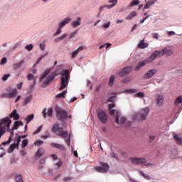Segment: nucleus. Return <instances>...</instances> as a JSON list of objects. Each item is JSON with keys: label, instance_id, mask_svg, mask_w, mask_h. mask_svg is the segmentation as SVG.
I'll return each instance as SVG.
<instances>
[{"label": "nucleus", "instance_id": "obj_1", "mask_svg": "<svg viewBox=\"0 0 182 182\" xmlns=\"http://www.w3.org/2000/svg\"><path fill=\"white\" fill-rule=\"evenodd\" d=\"M55 73H50V69L45 70L41 75L40 81L43 83V87H47L49 84L55 79Z\"/></svg>", "mask_w": 182, "mask_h": 182}, {"label": "nucleus", "instance_id": "obj_2", "mask_svg": "<svg viewBox=\"0 0 182 182\" xmlns=\"http://www.w3.org/2000/svg\"><path fill=\"white\" fill-rule=\"evenodd\" d=\"M61 75V83L59 90H63L65 87H68V85H69V70H63L60 72Z\"/></svg>", "mask_w": 182, "mask_h": 182}, {"label": "nucleus", "instance_id": "obj_3", "mask_svg": "<svg viewBox=\"0 0 182 182\" xmlns=\"http://www.w3.org/2000/svg\"><path fill=\"white\" fill-rule=\"evenodd\" d=\"M12 123V121L11 120V118L9 117H4L0 120V133H5V132H11V129H9V126H11V124Z\"/></svg>", "mask_w": 182, "mask_h": 182}, {"label": "nucleus", "instance_id": "obj_4", "mask_svg": "<svg viewBox=\"0 0 182 182\" xmlns=\"http://www.w3.org/2000/svg\"><path fill=\"white\" fill-rule=\"evenodd\" d=\"M51 131L53 133H56L58 136L63 137V139H68V137H69V132L63 131V128L59 127V124H54L52 127Z\"/></svg>", "mask_w": 182, "mask_h": 182}, {"label": "nucleus", "instance_id": "obj_5", "mask_svg": "<svg viewBox=\"0 0 182 182\" xmlns=\"http://www.w3.org/2000/svg\"><path fill=\"white\" fill-rule=\"evenodd\" d=\"M150 112V108L148 107H145L142 108L141 110V113L139 114V117L137 115V113H134L133 114V119L134 120H146L147 116H149V112Z\"/></svg>", "mask_w": 182, "mask_h": 182}, {"label": "nucleus", "instance_id": "obj_6", "mask_svg": "<svg viewBox=\"0 0 182 182\" xmlns=\"http://www.w3.org/2000/svg\"><path fill=\"white\" fill-rule=\"evenodd\" d=\"M161 55L166 56V58H170L174 55V47L173 46L168 45L165 46L162 50H159Z\"/></svg>", "mask_w": 182, "mask_h": 182}, {"label": "nucleus", "instance_id": "obj_7", "mask_svg": "<svg viewBox=\"0 0 182 182\" xmlns=\"http://www.w3.org/2000/svg\"><path fill=\"white\" fill-rule=\"evenodd\" d=\"M116 105L114 103L109 105V114H111V116L114 115L115 123H119V118L120 117L121 113L119 111L112 109L113 107H114Z\"/></svg>", "mask_w": 182, "mask_h": 182}, {"label": "nucleus", "instance_id": "obj_8", "mask_svg": "<svg viewBox=\"0 0 182 182\" xmlns=\"http://www.w3.org/2000/svg\"><path fill=\"white\" fill-rule=\"evenodd\" d=\"M16 95H18V90H16V89H10L8 92L2 93L1 97L5 99H14Z\"/></svg>", "mask_w": 182, "mask_h": 182}, {"label": "nucleus", "instance_id": "obj_9", "mask_svg": "<svg viewBox=\"0 0 182 182\" xmlns=\"http://www.w3.org/2000/svg\"><path fill=\"white\" fill-rule=\"evenodd\" d=\"M157 58H162L161 53H160V50L154 51L147 59L146 63H151L154 60H156Z\"/></svg>", "mask_w": 182, "mask_h": 182}, {"label": "nucleus", "instance_id": "obj_10", "mask_svg": "<svg viewBox=\"0 0 182 182\" xmlns=\"http://www.w3.org/2000/svg\"><path fill=\"white\" fill-rule=\"evenodd\" d=\"M68 117V112L63 109L57 110V118L58 120H66Z\"/></svg>", "mask_w": 182, "mask_h": 182}, {"label": "nucleus", "instance_id": "obj_11", "mask_svg": "<svg viewBox=\"0 0 182 182\" xmlns=\"http://www.w3.org/2000/svg\"><path fill=\"white\" fill-rule=\"evenodd\" d=\"M97 116L99 120L102 123H106V122H107V115L106 114V112H105V111L99 110L97 112Z\"/></svg>", "mask_w": 182, "mask_h": 182}, {"label": "nucleus", "instance_id": "obj_12", "mask_svg": "<svg viewBox=\"0 0 182 182\" xmlns=\"http://www.w3.org/2000/svg\"><path fill=\"white\" fill-rule=\"evenodd\" d=\"M131 162L133 164H144L146 163L147 160H146V159L144 158H135V157H132L130 159Z\"/></svg>", "mask_w": 182, "mask_h": 182}, {"label": "nucleus", "instance_id": "obj_13", "mask_svg": "<svg viewBox=\"0 0 182 182\" xmlns=\"http://www.w3.org/2000/svg\"><path fill=\"white\" fill-rule=\"evenodd\" d=\"M101 166H102V167H95V170L97 171L98 173H107V170H109V165L105 163H101Z\"/></svg>", "mask_w": 182, "mask_h": 182}, {"label": "nucleus", "instance_id": "obj_14", "mask_svg": "<svg viewBox=\"0 0 182 182\" xmlns=\"http://www.w3.org/2000/svg\"><path fill=\"white\" fill-rule=\"evenodd\" d=\"M21 143V139H15V143L12 144L10 145L9 149H8V153H12L15 149H18L19 147V144Z\"/></svg>", "mask_w": 182, "mask_h": 182}, {"label": "nucleus", "instance_id": "obj_15", "mask_svg": "<svg viewBox=\"0 0 182 182\" xmlns=\"http://www.w3.org/2000/svg\"><path fill=\"white\" fill-rule=\"evenodd\" d=\"M156 73H157V69L149 70L144 75V78L146 80L151 79Z\"/></svg>", "mask_w": 182, "mask_h": 182}, {"label": "nucleus", "instance_id": "obj_16", "mask_svg": "<svg viewBox=\"0 0 182 182\" xmlns=\"http://www.w3.org/2000/svg\"><path fill=\"white\" fill-rule=\"evenodd\" d=\"M156 103H157L158 107H162L163 105H164V95L161 94H157Z\"/></svg>", "mask_w": 182, "mask_h": 182}, {"label": "nucleus", "instance_id": "obj_17", "mask_svg": "<svg viewBox=\"0 0 182 182\" xmlns=\"http://www.w3.org/2000/svg\"><path fill=\"white\" fill-rule=\"evenodd\" d=\"M132 72V66H128L127 68H124L120 73L119 76L120 77H123L124 76H127L129 73Z\"/></svg>", "mask_w": 182, "mask_h": 182}, {"label": "nucleus", "instance_id": "obj_18", "mask_svg": "<svg viewBox=\"0 0 182 182\" xmlns=\"http://www.w3.org/2000/svg\"><path fill=\"white\" fill-rule=\"evenodd\" d=\"M19 126H23V123L21 121L14 122L12 129L10 131L11 136H14V130H18V127H19Z\"/></svg>", "mask_w": 182, "mask_h": 182}, {"label": "nucleus", "instance_id": "obj_19", "mask_svg": "<svg viewBox=\"0 0 182 182\" xmlns=\"http://www.w3.org/2000/svg\"><path fill=\"white\" fill-rule=\"evenodd\" d=\"M71 21H72V18H65L63 21H62L58 23V28H60L61 29H63L65 25H68V23H70Z\"/></svg>", "mask_w": 182, "mask_h": 182}, {"label": "nucleus", "instance_id": "obj_20", "mask_svg": "<svg viewBox=\"0 0 182 182\" xmlns=\"http://www.w3.org/2000/svg\"><path fill=\"white\" fill-rule=\"evenodd\" d=\"M146 65H147V60L141 61L136 64V65L134 68V70L136 72H137V70H140L141 69V68H143L144 66H146Z\"/></svg>", "mask_w": 182, "mask_h": 182}, {"label": "nucleus", "instance_id": "obj_21", "mask_svg": "<svg viewBox=\"0 0 182 182\" xmlns=\"http://www.w3.org/2000/svg\"><path fill=\"white\" fill-rule=\"evenodd\" d=\"M9 117H11L12 119H14V120H19L21 116H19L18 110L14 109L9 114Z\"/></svg>", "mask_w": 182, "mask_h": 182}, {"label": "nucleus", "instance_id": "obj_22", "mask_svg": "<svg viewBox=\"0 0 182 182\" xmlns=\"http://www.w3.org/2000/svg\"><path fill=\"white\" fill-rule=\"evenodd\" d=\"M83 49H85V47H83V46L78 47L75 50H74L71 53L72 58H76V56H77V55H79V52L83 50Z\"/></svg>", "mask_w": 182, "mask_h": 182}, {"label": "nucleus", "instance_id": "obj_23", "mask_svg": "<svg viewBox=\"0 0 182 182\" xmlns=\"http://www.w3.org/2000/svg\"><path fill=\"white\" fill-rule=\"evenodd\" d=\"M137 47L139 49H146V48L149 47V43H144V40H141L137 45Z\"/></svg>", "mask_w": 182, "mask_h": 182}, {"label": "nucleus", "instance_id": "obj_24", "mask_svg": "<svg viewBox=\"0 0 182 182\" xmlns=\"http://www.w3.org/2000/svg\"><path fill=\"white\" fill-rule=\"evenodd\" d=\"M23 63H25V60H21L18 63H14L13 69H14V70H18V69H20V68L22 67V65H23Z\"/></svg>", "mask_w": 182, "mask_h": 182}, {"label": "nucleus", "instance_id": "obj_25", "mask_svg": "<svg viewBox=\"0 0 182 182\" xmlns=\"http://www.w3.org/2000/svg\"><path fill=\"white\" fill-rule=\"evenodd\" d=\"M82 23V18H77V20L73 21L72 26L73 28H77V26H80Z\"/></svg>", "mask_w": 182, "mask_h": 182}, {"label": "nucleus", "instance_id": "obj_26", "mask_svg": "<svg viewBox=\"0 0 182 182\" xmlns=\"http://www.w3.org/2000/svg\"><path fill=\"white\" fill-rule=\"evenodd\" d=\"M135 16H137V13L134 11H131L128 16L125 17V19L127 21H131V19H133Z\"/></svg>", "mask_w": 182, "mask_h": 182}, {"label": "nucleus", "instance_id": "obj_27", "mask_svg": "<svg viewBox=\"0 0 182 182\" xmlns=\"http://www.w3.org/2000/svg\"><path fill=\"white\" fill-rule=\"evenodd\" d=\"M50 147H53V149H58L59 150H65V146H63V145H60L59 144L50 143Z\"/></svg>", "mask_w": 182, "mask_h": 182}, {"label": "nucleus", "instance_id": "obj_28", "mask_svg": "<svg viewBox=\"0 0 182 182\" xmlns=\"http://www.w3.org/2000/svg\"><path fill=\"white\" fill-rule=\"evenodd\" d=\"M139 173L141 174V176L144 177V178L148 180V181H151V180H154L153 178L149 176V174L144 173L143 171H139Z\"/></svg>", "mask_w": 182, "mask_h": 182}, {"label": "nucleus", "instance_id": "obj_29", "mask_svg": "<svg viewBox=\"0 0 182 182\" xmlns=\"http://www.w3.org/2000/svg\"><path fill=\"white\" fill-rule=\"evenodd\" d=\"M137 92H139V90L134 88L124 90V93H126V95H133L134 93H137Z\"/></svg>", "mask_w": 182, "mask_h": 182}, {"label": "nucleus", "instance_id": "obj_30", "mask_svg": "<svg viewBox=\"0 0 182 182\" xmlns=\"http://www.w3.org/2000/svg\"><path fill=\"white\" fill-rule=\"evenodd\" d=\"M173 139L176 141L177 144L182 146V136H179L178 134H175L173 135Z\"/></svg>", "mask_w": 182, "mask_h": 182}, {"label": "nucleus", "instance_id": "obj_31", "mask_svg": "<svg viewBox=\"0 0 182 182\" xmlns=\"http://www.w3.org/2000/svg\"><path fill=\"white\" fill-rule=\"evenodd\" d=\"M117 2L118 0H109V3L112 4L107 5V9H112V8H114V6L117 5Z\"/></svg>", "mask_w": 182, "mask_h": 182}, {"label": "nucleus", "instance_id": "obj_32", "mask_svg": "<svg viewBox=\"0 0 182 182\" xmlns=\"http://www.w3.org/2000/svg\"><path fill=\"white\" fill-rule=\"evenodd\" d=\"M65 38H68V33H65L63 35H61L59 37H57L55 40L54 42H60V41H63V39H65Z\"/></svg>", "mask_w": 182, "mask_h": 182}, {"label": "nucleus", "instance_id": "obj_33", "mask_svg": "<svg viewBox=\"0 0 182 182\" xmlns=\"http://www.w3.org/2000/svg\"><path fill=\"white\" fill-rule=\"evenodd\" d=\"M66 93H68V90H65L63 92L56 95L55 97V99H65V95H66Z\"/></svg>", "mask_w": 182, "mask_h": 182}, {"label": "nucleus", "instance_id": "obj_34", "mask_svg": "<svg viewBox=\"0 0 182 182\" xmlns=\"http://www.w3.org/2000/svg\"><path fill=\"white\" fill-rule=\"evenodd\" d=\"M45 56H48V53H46L44 55L38 58L36 63L34 64V68H36V65H39V63H41L42 59H43V58H45Z\"/></svg>", "mask_w": 182, "mask_h": 182}, {"label": "nucleus", "instance_id": "obj_35", "mask_svg": "<svg viewBox=\"0 0 182 182\" xmlns=\"http://www.w3.org/2000/svg\"><path fill=\"white\" fill-rule=\"evenodd\" d=\"M182 103V95L178 97L175 102H174V105L175 106H178V105L181 104Z\"/></svg>", "mask_w": 182, "mask_h": 182}, {"label": "nucleus", "instance_id": "obj_36", "mask_svg": "<svg viewBox=\"0 0 182 182\" xmlns=\"http://www.w3.org/2000/svg\"><path fill=\"white\" fill-rule=\"evenodd\" d=\"M132 77H127L122 80V83L127 85V83H130L132 82Z\"/></svg>", "mask_w": 182, "mask_h": 182}, {"label": "nucleus", "instance_id": "obj_37", "mask_svg": "<svg viewBox=\"0 0 182 182\" xmlns=\"http://www.w3.org/2000/svg\"><path fill=\"white\" fill-rule=\"evenodd\" d=\"M114 79H116V77L114 75H111L109 77V86H113V85L114 84Z\"/></svg>", "mask_w": 182, "mask_h": 182}, {"label": "nucleus", "instance_id": "obj_38", "mask_svg": "<svg viewBox=\"0 0 182 182\" xmlns=\"http://www.w3.org/2000/svg\"><path fill=\"white\" fill-rule=\"evenodd\" d=\"M144 96H146V94H144L143 92H139L135 94V97H139V99H143Z\"/></svg>", "mask_w": 182, "mask_h": 182}, {"label": "nucleus", "instance_id": "obj_39", "mask_svg": "<svg viewBox=\"0 0 182 182\" xmlns=\"http://www.w3.org/2000/svg\"><path fill=\"white\" fill-rule=\"evenodd\" d=\"M33 117H34V115L33 114H31V115H28L26 119V124H28V123H29L30 122H31V120H33Z\"/></svg>", "mask_w": 182, "mask_h": 182}, {"label": "nucleus", "instance_id": "obj_40", "mask_svg": "<svg viewBox=\"0 0 182 182\" xmlns=\"http://www.w3.org/2000/svg\"><path fill=\"white\" fill-rule=\"evenodd\" d=\"M16 182H23V179L22 178V175L18 174L15 178Z\"/></svg>", "mask_w": 182, "mask_h": 182}, {"label": "nucleus", "instance_id": "obj_41", "mask_svg": "<svg viewBox=\"0 0 182 182\" xmlns=\"http://www.w3.org/2000/svg\"><path fill=\"white\" fill-rule=\"evenodd\" d=\"M140 4V1L139 0H132V1L129 4V6H136Z\"/></svg>", "mask_w": 182, "mask_h": 182}, {"label": "nucleus", "instance_id": "obj_42", "mask_svg": "<svg viewBox=\"0 0 182 182\" xmlns=\"http://www.w3.org/2000/svg\"><path fill=\"white\" fill-rule=\"evenodd\" d=\"M28 143H29V140L28 139H24L21 142V147L23 149L28 146Z\"/></svg>", "mask_w": 182, "mask_h": 182}, {"label": "nucleus", "instance_id": "obj_43", "mask_svg": "<svg viewBox=\"0 0 182 182\" xmlns=\"http://www.w3.org/2000/svg\"><path fill=\"white\" fill-rule=\"evenodd\" d=\"M32 100V95L28 96L25 100H24V105H28Z\"/></svg>", "mask_w": 182, "mask_h": 182}, {"label": "nucleus", "instance_id": "obj_44", "mask_svg": "<svg viewBox=\"0 0 182 182\" xmlns=\"http://www.w3.org/2000/svg\"><path fill=\"white\" fill-rule=\"evenodd\" d=\"M151 5H153V3H151L150 1H147L144 7V9H150L151 7Z\"/></svg>", "mask_w": 182, "mask_h": 182}, {"label": "nucleus", "instance_id": "obj_45", "mask_svg": "<svg viewBox=\"0 0 182 182\" xmlns=\"http://www.w3.org/2000/svg\"><path fill=\"white\" fill-rule=\"evenodd\" d=\"M40 46V49L41 50H45V48H46V44L45 43V42H42L39 44Z\"/></svg>", "mask_w": 182, "mask_h": 182}, {"label": "nucleus", "instance_id": "obj_46", "mask_svg": "<svg viewBox=\"0 0 182 182\" xmlns=\"http://www.w3.org/2000/svg\"><path fill=\"white\" fill-rule=\"evenodd\" d=\"M25 49H26V50L31 51L33 49V45L28 44V45L25 46Z\"/></svg>", "mask_w": 182, "mask_h": 182}, {"label": "nucleus", "instance_id": "obj_47", "mask_svg": "<svg viewBox=\"0 0 182 182\" xmlns=\"http://www.w3.org/2000/svg\"><path fill=\"white\" fill-rule=\"evenodd\" d=\"M61 33H62V28L60 27H58L57 31L55 33V36H59V35Z\"/></svg>", "mask_w": 182, "mask_h": 182}, {"label": "nucleus", "instance_id": "obj_48", "mask_svg": "<svg viewBox=\"0 0 182 182\" xmlns=\"http://www.w3.org/2000/svg\"><path fill=\"white\" fill-rule=\"evenodd\" d=\"M42 154H43V152H42L41 151H38L36 153V159H40L42 156Z\"/></svg>", "mask_w": 182, "mask_h": 182}, {"label": "nucleus", "instance_id": "obj_49", "mask_svg": "<svg viewBox=\"0 0 182 182\" xmlns=\"http://www.w3.org/2000/svg\"><path fill=\"white\" fill-rule=\"evenodd\" d=\"M11 141H12V135L10 136V138L9 139L8 141L2 142L1 144L3 146H6V144H9V143H11Z\"/></svg>", "mask_w": 182, "mask_h": 182}, {"label": "nucleus", "instance_id": "obj_50", "mask_svg": "<svg viewBox=\"0 0 182 182\" xmlns=\"http://www.w3.org/2000/svg\"><path fill=\"white\" fill-rule=\"evenodd\" d=\"M110 25H111L110 21H108L107 23H105L102 25V28H104L105 29H107V28H110Z\"/></svg>", "mask_w": 182, "mask_h": 182}, {"label": "nucleus", "instance_id": "obj_51", "mask_svg": "<svg viewBox=\"0 0 182 182\" xmlns=\"http://www.w3.org/2000/svg\"><path fill=\"white\" fill-rule=\"evenodd\" d=\"M11 76L10 74H6L4 75L2 78L1 80H3V82H6V80H8V78Z\"/></svg>", "mask_w": 182, "mask_h": 182}, {"label": "nucleus", "instance_id": "obj_52", "mask_svg": "<svg viewBox=\"0 0 182 182\" xmlns=\"http://www.w3.org/2000/svg\"><path fill=\"white\" fill-rule=\"evenodd\" d=\"M53 114V109L52 108H49L47 112V115L49 116V117H52Z\"/></svg>", "mask_w": 182, "mask_h": 182}, {"label": "nucleus", "instance_id": "obj_53", "mask_svg": "<svg viewBox=\"0 0 182 182\" xmlns=\"http://www.w3.org/2000/svg\"><path fill=\"white\" fill-rule=\"evenodd\" d=\"M42 130V125H40L37 129L33 132V134H38Z\"/></svg>", "mask_w": 182, "mask_h": 182}, {"label": "nucleus", "instance_id": "obj_54", "mask_svg": "<svg viewBox=\"0 0 182 182\" xmlns=\"http://www.w3.org/2000/svg\"><path fill=\"white\" fill-rule=\"evenodd\" d=\"M77 35V31H75L73 33H70V39H72V38H75Z\"/></svg>", "mask_w": 182, "mask_h": 182}, {"label": "nucleus", "instance_id": "obj_55", "mask_svg": "<svg viewBox=\"0 0 182 182\" xmlns=\"http://www.w3.org/2000/svg\"><path fill=\"white\" fill-rule=\"evenodd\" d=\"M124 122H126V117H122L120 118V121H119V123H120V124H123ZM119 123H117V124H119Z\"/></svg>", "mask_w": 182, "mask_h": 182}, {"label": "nucleus", "instance_id": "obj_56", "mask_svg": "<svg viewBox=\"0 0 182 182\" xmlns=\"http://www.w3.org/2000/svg\"><path fill=\"white\" fill-rule=\"evenodd\" d=\"M7 59L6 58H3L1 60L0 65H5V63H6Z\"/></svg>", "mask_w": 182, "mask_h": 182}, {"label": "nucleus", "instance_id": "obj_57", "mask_svg": "<svg viewBox=\"0 0 182 182\" xmlns=\"http://www.w3.org/2000/svg\"><path fill=\"white\" fill-rule=\"evenodd\" d=\"M167 35H168V36H174V35H176V32H174V31H168Z\"/></svg>", "mask_w": 182, "mask_h": 182}, {"label": "nucleus", "instance_id": "obj_58", "mask_svg": "<svg viewBox=\"0 0 182 182\" xmlns=\"http://www.w3.org/2000/svg\"><path fill=\"white\" fill-rule=\"evenodd\" d=\"M34 144H35L36 146H41V145L43 144V141H36V142L34 143Z\"/></svg>", "mask_w": 182, "mask_h": 182}, {"label": "nucleus", "instance_id": "obj_59", "mask_svg": "<svg viewBox=\"0 0 182 182\" xmlns=\"http://www.w3.org/2000/svg\"><path fill=\"white\" fill-rule=\"evenodd\" d=\"M33 77H34V76H33V75H32V74H29V75L27 76V79H28V80H33Z\"/></svg>", "mask_w": 182, "mask_h": 182}, {"label": "nucleus", "instance_id": "obj_60", "mask_svg": "<svg viewBox=\"0 0 182 182\" xmlns=\"http://www.w3.org/2000/svg\"><path fill=\"white\" fill-rule=\"evenodd\" d=\"M62 164H63V162L62 161H59L57 164H55L58 168L62 167Z\"/></svg>", "mask_w": 182, "mask_h": 182}, {"label": "nucleus", "instance_id": "obj_61", "mask_svg": "<svg viewBox=\"0 0 182 182\" xmlns=\"http://www.w3.org/2000/svg\"><path fill=\"white\" fill-rule=\"evenodd\" d=\"M152 36L154 39H159V33H153Z\"/></svg>", "mask_w": 182, "mask_h": 182}, {"label": "nucleus", "instance_id": "obj_62", "mask_svg": "<svg viewBox=\"0 0 182 182\" xmlns=\"http://www.w3.org/2000/svg\"><path fill=\"white\" fill-rule=\"evenodd\" d=\"M105 8H107V5H102L100 7V11L102 12Z\"/></svg>", "mask_w": 182, "mask_h": 182}, {"label": "nucleus", "instance_id": "obj_63", "mask_svg": "<svg viewBox=\"0 0 182 182\" xmlns=\"http://www.w3.org/2000/svg\"><path fill=\"white\" fill-rule=\"evenodd\" d=\"M154 139H156V136L154 135H149V140L150 141H153V140H154Z\"/></svg>", "mask_w": 182, "mask_h": 182}, {"label": "nucleus", "instance_id": "obj_64", "mask_svg": "<svg viewBox=\"0 0 182 182\" xmlns=\"http://www.w3.org/2000/svg\"><path fill=\"white\" fill-rule=\"evenodd\" d=\"M51 157H52L53 160H58V155H56V154H52Z\"/></svg>", "mask_w": 182, "mask_h": 182}]
</instances>
